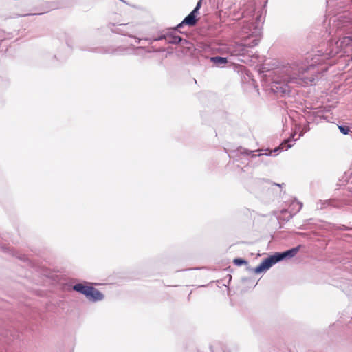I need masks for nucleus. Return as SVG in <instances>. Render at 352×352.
Masks as SVG:
<instances>
[{
	"label": "nucleus",
	"instance_id": "obj_11",
	"mask_svg": "<svg viewBox=\"0 0 352 352\" xmlns=\"http://www.w3.org/2000/svg\"><path fill=\"white\" fill-rule=\"evenodd\" d=\"M234 263L236 264V265H241L242 264L246 263V261L241 258H235L234 260Z\"/></svg>",
	"mask_w": 352,
	"mask_h": 352
},
{
	"label": "nucleus",
	"instance_id": "obj_6",
	"mask_svg": "<svg viewBox=\"0 0 352 352\" xmlns=\"http://www.w3.org/2000/svg\"><path fill=\"white\" fill-rule=\"evenodd\" d=\"M301 208H302V204L295 200V201H292V203L290 206V208H289L290 212L295 214V213L299 212Z\"/></svg>",
	"mask_w": 352,
	"mask_h": 352
},
{
	"label": "nucleus",
	"instance_id": "obj_13",
	"mask_svg": "<svg viewBox=\"0 0 352 352\" xmlns=\"http://www.w3.org/2000/svg\"><path fill=\"white\" fill-rule=\"evenodd\" d=\"M292 138L295 136V133L292 135Z\"/></svg>",
	"mask_w": 352,
	"mask_h": 352
},
{
	"label": "nucleus",
	"instance_id": "obj_2",
	"mask_svg": "<svg viewBox=\"0 0 352 352\" xmlns=\"http://www.w3.org/2000/svg\"><path fill=\"white\" fill-rule=\"evenodd\" d=\"M241 16L243 19L239 23L236 37L242 43H234L226 48V52L231 56H240L245 53L246 47H253L258 45L261 38V16L254 17L255 3L253 0H246L242 5Z\"/></svg>",
	"mask_w": 352,
	"mask_h": 352
},
{
	"label": "nucleus",
	"instance_id": "obj_12",
	"mask_svg": "<svg viewBox=\"0 0 352 352\" xmlns=\"http://www.w3.org/2000/svg\"><path fill=\"white\" fill-rule=\"evenodd\" d=\"M302 135H303V133H302V132H301V133L299 134L298 138H300V137H301V136H302Z\"/></svg>",
	"mask_w": 352,
	"mask_h": 352
},
{
	"label": "nucleus",
	"instance_id": "obj_4",
	"mask_svg": "<svg viewBox=\"0 0 352 352\" xmlns=\"http://www.w3.org/2000/svg\"><path fill=\"white\" fill-rule=\"evenodd\" d=\"M73 289L84 294L89 300L92 301L100 300L103 298L102 294L93 287L78 283L74 285Z\"/></svg>",
	"mask_w": 352,
	"mask_h": 352
},
{
	"label": "nucleus",
	"instance_id": "obj_9",
	"mask_svg": "<svg viewBox=\"0 0 352 352\" xmlns=\"http://www.w3.org/2000/svg\"><path fill=\"white\" fill-rule=\"evenodd\" d=\"M182 41V38L179 36H173L168 39L170 43H178Z\"/></svg>",
	"mask_w": 352,
	"mask_h": 352
},
{
	"label": "nucleus",
	"instance_id": "obj_5",
	"mask_svg": "<svg viewBox=\"0 0 352 352\" xmlns=\"http://www.w3.org/2000/svg\"><path fill=\"white\" fill-rule=\"evenodd\" d=\"M201 7V1L198 2L195 8L178 25L177 28H181L184 25L193 26L197 22L196 14L198 12Z\"/></svg>",
	"mask_w": 352,
	"mask_h": 352
},
{
	"label": "nucleus",
	"instance_id": "obj_10",
	"mask_svg": "<svg viewBox=\"0 0 352 352\" xmlns=\"http://www.w3.org/2000/svg\"><path fill=\"white\" fill-rule=\"evenodd\" d=\"M339 129L341 131V133H342L344 135L348 134L349 131V127L348 126H339Z\"/></svg>",
	"mask_w": 352,
	"mask_h": 352
},
{
	"label": "nucleus",
	"instance_id": "obj_8",
	"mask_svg": "<svg viewBox=\"0 0 352 352\" xmlns=\"http://www.w3.org/2000/svg\"><path fill=\"white\" fill-rule=\"evenodd\" d=\"M290 142V140H285L283 143H282L280 146L277 148L274 149V152L277 151L278 150H285L287 151L288 148H291L292 146V144H289Z\"/></svg>",
	"mask_w": 352,
	"mask_h": 352
},
{
	"label": "nucleus",
	"instance_id": "obj_3",
	"mask_svg": "<svg viewBox=\"0 0 352 352\" xmlns=\"http://www.w3.org/2000/svg\"><path fill=\"white\" fill-rule=\"evenodd\" d=\"M299 250V247L294 248L280 253H276L265 259L258 266L254 269V272L259 274L262 272L266 271L270 269L273 265L277 262L285 258H290L294 257Z\"/></svg>",
	"mask_w": 352,
	"mask_h": 352
},
{
	"label": "nucleus",
	"instance_id": "obj_1",
	"mask_svg": "<svg viewBox=\"0 0 352 352\" xmlns=\"http://www.w3.org/2000/svg\"><path fill=\"white\" fill-rule=\"evenodd\" d=\"M329 24V34L345 27L348 28L351 31L348 33V36H344L336 43V50H331L329 52L316 56L313 58V63L311 65H307L304 61H297L287 64L283 66L282 69L276 72V76L273 79L272 85L273 91L276 94H287L290 92L292 84L307 85L309 82H312L314 78L304 76L305 72L314 69L316 64H321L325 60L338 54L339 47L344 50V52H347L346 49L348 47L352 46V19L349 17V13L344 11L331 16Z\"/></svg>",
	"mask_w": 352,
	"mask_h": 352
},
{
	"label": "nucleus",
	"instance_id": "obj_7",
	"mask_svg": "<svg viewBox=\"0 0 352 352\" xmlns=\"http://www.w3.org/2000/svg\"><path fill=\"white\" fill-rule=\"evenodd\" d=\"M211 62L217 65H225L228 63V60L224 57L215 56L210 58Z\"/></svg>",
	"mask_w": 352,
	"mask_h": 352
}]
</instances>
